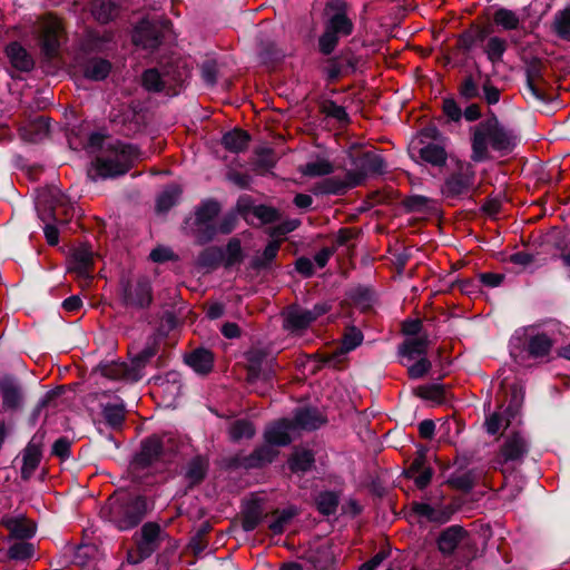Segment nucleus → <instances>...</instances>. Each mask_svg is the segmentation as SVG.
<instances>
[{"label":"nucleus","mask_w":570,"mask_h":570,"mask_svg":"<svg viewBox=\"0 0 570 570\" xmlns=\"http://www.w3.org/2000/svg\"><path fill=\"white\" fill-rule=\"evenodd\" d=\"M358 145H351L347 156L353 169L346 170L344 178L332 176L317 184V189L324 195L344 196L348 190L364 185L367 177L382 176L387 171L385 159L373 153L365 151L357 154L354 148Z\"/></svg>","instance_id":"obj_1"},{"label":"nucleus","mask_w":570,"mask_h":570,"mask_svg":"<svg viewBox=\"0 0 570 570\" xmlns=\"http://www.w3.org/2000/svg\"><path fill=\"white\" fill-rule=\"evenodd\" d=\"M151 510L153 503L146 495L119 489L100 509V517L118 531H129L137 528Z\"/></svg>","instance_id":"obj_2"},{"label":"nucleus","mask_w":570,"mask_h":570,"mask_svg":"<svg viewBox=\"0 0 570 570\" xmlns=\"http://www.w3.org/2000/svg\"><path fill=\"white\" fill-rule=\"evenodd\" d=\"M92 156L87 168L91 181L125 175L132 166L137 145H81Z\"/></svg>","instance_id":"obj_3"},{"label":"nucleus","mask_w":570,"mask_h":570,"mask_svg":"<svg viewBox=\"0 0 570 570\" xmlns=\"http://www.w3.org/2000/svg\"><path fill=\"white\" fill-rule=\"evenodd\" d=\"M177 452L178 444L169 434L145 436L129 461V472L136 476L157 464L167 465L174 461Z\"/></svg>","instance_id":"obj_4"},{"label":"nucleus","mask_w":570,"mask_h":570,"mask_svg":"<svg viewBox=\"0 0 570 570\" xmlns=\"http://www.w3.org/2000/svg\"><path fill=\"white\" fill-rule=\"evenodd\" d=\"M119 301L127 309L147 311L154 302V289L147 276L130 279L122 276L119 281Z\"/></svg>","instance_id":"obj_5"},{"label":"nucleus","mask_w":570,"mask_h":570,"mask_svg":"<svg viewBox=\"0 0 570 570\" xmlns=\"http://www.w3.org/2000/svg\"><path fill=\"white\" fill-rule=\"evenodd\" d=\"M535 325L520 327L515 330L511 337V355L525 352L529 358L539 360L548 357L553 347V340L546 333H532Z\"/></svg>","instance_id":"obj_6"},{"label":"nucleus","mask_w":570,"mask_h":570,"mask_svg":"<svg viewBox=\"0 0 570 570\" xmlns=\"http://www.w3.org/2000/svg\"><path fill=\"white\" fill-rule=\"evenodd\" d=\"M455 167L444 178L441 186V194L446 199H459L468 194L475 184V169L474 166L458 157L453 160Z\"/></svg>","instance_id":"obj_7"},{"label":"nucleus","mask_w":570,"mask_h":570,"mask_svg":"<svg viewBox=\"0 0 570 570\" xmlns=\"http://www.w3.org/2000/svg\"><path fill=\"white\" fill-rule=\"evenodd\" d=\"M279 451L266 442L256 446L249 454L237 453L226 460L229 470H257L272 464L278 456Z\"/></svg>","instance_id":"obj_8"},{"label":"nucleus","mask_w":570,"mask_h":570,"mask_svg":"<svg viewBox=\"0 0 570 570\" xmlns=\"http://www.w3.org/2000/svg\"><path fill=\"white\" fill-rule=\"evenodd\" d=\"M520 138L514 129L503 126L495 116H491L473 127L472 142H512Z\"/></svg>","instance_id":"obj_9"},{"label":"nucleus","mask_w":570,"mask_h":570,"mask_svg":"<svg viewBox=\"0 0 570 570\" xmlns=\"http://www.w3.org/2000/svg\"><path fill=\"white\" fill-rule=\"evenodd\" d=\"M407 154L415 164L438 169L444 168L449 159H455L444 145H407Z\"/></svg>","instance_id":"obj_10"},{"label":"nucleus","mask_w":570,"mask_h":570,"mask_svg":"<svg viewBox=\"0 0 570 570\" xmlns=\"http://www.w3.org/2000/svg\"><path fill=\"white\" fill-rule=\"evenodd\" d=\"M168 28V21L142 20L136 26L134 30L132 41L136 46L153 51L160 46L165 36V31Z\"/></svg>","instance_id":"obj_11"},{"label":"nucleus","mask_w":570,"mask_h":570,"mask_svg":"<svg viewBox=\"0 0 570 570\" xmlns=\"http://www.w3.org/2000/svg\"><path fill=\"white\" fill-rule=\"evenodd\" d=\"M324 16L326 17L325 28L343 37L352 35L354 24L347 17V4L345 1L330 0L325 4Z\"/></svg>","instance_id":"obj_12"},{"label":"nucleus","mask_w":570,"mask_h":570,"mask_svg":"<svg viewBox=\"0 0 570 570\" xmlns=\"http://www.w3.org/2000/svg\"><path fill=\"white\" fill-rule=\"evenodd\" d=\"M61 31V23L56 17L48 14L40 19L38 27L40 47L42 53L49 59L58 52Z\"/></svg>","instance_id":"obj_13"},{"label":"nucleus","mask_w":570,"mask_h":570,"mask_svg":"<svg viewBox=\"0 0 570 570\" xmlns=\"http://www.w3.org/2000/svg\"><path fill=\"white\" fill-rule=\"evenodd\" d=\"M45 438L46 431L43 429H39L22 451V466L20 474L23 481L30 480L41 462Z\"/></svg>","instance_id":"obj_14"},{"label":"nucleus","mask_w":570,"mask_h":570,"mask_svg":"<svg viewBox=\"0 0 570 570\" xmlns=\"http://www.w3.org/2000/svg\"><path fill=\"white\" fill-rule=\"evenodd\" d=\"M0 395L4 412H17L22 407L24 394L20 380L12 374L0 377Z\"/></svg>","instance_id":"obj_15"},{"label":"nucleus","mask_w":570,"mask_h":570,"mask_svg":"<svg viewBox=\"0 0 570 570\" xmlns=\"http://www.w3.org/2000/svg\"><path fill=\"white\" fill-rule=\"evenodd\" d=\"M470 538V533L460 524H452L442 529L436 539V548L439 552L445 557H452L462 543Z\"/></svg>","instance_id":"obj_16"},{"label":"nucleus","mask_w":570,"mask_h":570,"mask_svg":"<svg viewBox=\"0 0 570 570\" xmlns=\"http://www.w3.org/2000/svg\"><path fill=\"white\" fill-rule=\"evenodd\" d=\"M412 511L425 521L436 525H443L450 522L458 511L453 504H431L426 502H413Z\"/></svg>","instance_id":"obj_17"},{"label":"nucleus","mask_w":570,"mask_h":570,"mask_svg":"<svg viewBox=\"0 0 570 570\" xmlns=\"http://www.w3.org/2000/svg\"><path fill=\"white\" fill-rule=\"evenodd\" d=\"M223 147L224 156H222L223 160L227 163L228 170L226 173V178L238 186L242 189H246L249 187L252 177L248 174L240 173L233 168V166L242 167L243 164L237 161V156L240 153H244L248 145H220Z\"/></svg>","instance_id":"obj_18"},{"label":"nucleus","mask_w":570,"mask_h":570,"mask_svg":"<svg viewBox=\"0 0 570 570\" xmlns=\"http://www.w3.org/2000/svg\"><path fill=\"white\" fill-rule=\"evenodd\" d=\"M530 444L528 439L520 431H512L507 435L499 454L503 458V462L521 461L529 453Z\"/></svg>","instance_id":"obj_19"},{"label":"nucleus","mask_w":570,"mask_h":570,"mask_svg":"<svg viewBox=\"0 0 570 570\" xmlns=\"http://www.w3.org/2000/svg\"><path fill=\"white\" fill-rule=\"evenodd\" d=\"M160 347V338L153 335L147 338L146 345L136 354H131L129 351L130 357V368H131V382H138L144 377L142 370L150 362L153 357L156 356Z\"/></svg>","instance_id":"obj_20"},{"label":"nucleus","mask_w":570,"mask_h":570,"mask_svg":"<svg viewBox=\"0 0 570 570\" xmlns=\"http://www.w3.org/2000/svg\"><path fill=\"white\" fill-rule=\"evenodd\" d=\"M238 222L237 213L230 210L226 213L217 225L206 226L203 230H195L197 245H207L212 243L217 234L228 235L236 228Z\"/></svg>","instance_id":"obj_21"},{"label":"nucleus","mask_w":570,"mask_h":570,"mask_svg":"<svg viewBox=\"0 0 570 570\" xmlns=\"http://www.w3.org/2000/svg\"><path fill=\"white\" fill-rule=\"evenodd\" d=\"M291 421L294 429L307 432L316 431L328 422L327 416L315 406L295 409Z\"/></svg>","instance_id":"obj_22"},{"label":"nucleus","mask_w":570,"mask_h":570,"mask_svg":"<svg viewBox=\"0 0 570 570\" xmlns=\"http://www.w3.org/2000/svg\"><path fill=\"white\" fill-rule=\"evenodd\" d=\"M222 212L220 203L215 198L203 199L198 206L195 207V217H187L184 224L187 226L191 222L197 227L196 230H203L206 226L214 225V220Z\"/></svg>","instance_id":"obj_23"},{"label":"nucleus","mask_w":570,"mask_h":570,"mask_svg":"<svg viewBox=\"0 0 570 570\" xmlns=\"http://www.w3.org/2000/svg\"><path fill=\"white\" fill-rule=\"evenodd\" d=\"M164 535L160 524L149 521L144 523L140 531L134 534V539L139 548L153 556L159 549Z\"/></svg>","instance_id":"obj_24"},{"label":"nucleus","mask_w":570,"mask_h":570,"mask_svg":"<svg viewBox=\"0 0 570 570\" xmlns=\"http://www.w3.org/2000/svg\"><path fill=\"white\" fill-rule=\"evenodd\" d=\"M209 471V459L206 455L193 456L185 466L184 479L187 482L186 490H193L200 485L207 478Z\"/></svg>","instance_id":"obj_25"},{"label":"nucleus","mask_w":570,"mask_h":570,"mask_svg":"<svg viewBox=\"0 0 570 570\" xmlns=\"http://www.w3.org/2000/svg\"><path fill=\"white\" fill-rule=\"evenodd\" d=\"M403 475L406 479H413L414 484L419 490H424L431 483L434 475V470L432 466L428 465L426 461L414 456L409 462V465L404 470Z\"/></svg>","instance_id":"obj_26"},{"label":"nucleus","mask_w":570,"mask_h":570,"mask_svg":"<svg viewBox=\"0 0 570 570\" xmlns=\"http://www.w3.org/2000/svg\"><path fill=\"white\" fill-rule=\"evenodd\" d=\"M315 453L311 449L295 446L287 459V466L293 474H306L315 468Z\"/></svg>","instance_id":"obj_27"},{"label":"nucleus","mask_w":570,"mask_h":570,"mask_svg":"<svg viewBox=\"0 0 570 570\" xmlns=\"http://www.w3.org/2000/svg\"><path fill=\"white\" fill-rule=\"evenodd\" d=\"M294 429L291 420L282 419L264 431V442L275 446H286L292 442L289 431Z\"/></svg>","instance_id":"obj_28"},{"label":"nucleus","mask_w":570,"mask_h":570,"mask_svg":"<svg viewBox=\"0 0 570 570\" xmlns=\"http://www.w3.org/2000/svg\"><path fill=\"white\" fill-rule=\"evenodd\" d=\"M1 523L9 531L10 539L20 541L31 539L37 531V524L24 517L7 518Z\"/></svg>","instance_id":"obj_29"},{"label":"nucleus","mask_w":570,"mask_h":570,"mask_svg":"<svg viewBox=\"0 0 570 570\" xmlns=\"http://www.w3.org/2000/svg\"><path fill=\"white\" fill-rule=\"evenodd\" d=\"M20 137L26 142H40L51 139V130L48 119L38 117L20 128Z\"/></svg>","instance_id":"obj_30"},{"label":"nucleus","mask_w":570,"mask_h":570,"mask_svg":"<svg viewBox=\"0 0 570 570\" xmlns=\"http://www.w3.org/2000/svg\"><path fill=\"white\" fill-rule=\"evenodd\" d=\"M184 360L199 375H207L214 368V353L205 347L195 348Z\"/></svg>","instance_id":"obj_31"},{"label":"nucleus","mask_w":570,"mask_h":570,"mask_svg":"<svg viewBox=\"0 0 570 570\" xmlns=\"http://www.w3.org/2000/svg\"><path fill=\"white\" fill-rule=\"evenodd\" d=\"M429 345V335L426 333H423V335L417 337L405 338L397 346V354L402 357L407 358L409 361H413L416 357H424L428 353Z\"/></svg>","instance_id":"obj_32"},{"label":"nucleus","mask_w":570,"mask_h":570,"mask_svg":"<svg viewBox=\"0 0 570 570\" xmlns=\"http://www.w3.org/2000/svg\"><path fill=\"white\" fill-rule=\"evenodd\" d=\"M282 246V239H272L264 247L259 256H254L248 268L259 273L263 271H269L273 267L275 259L278 256L279 248Z\"/></svg>","instance_id":"obj_33"},{"label":"nucleus","mask_w":570,"mask_h":570,"mask_svg":"<svg viewBox=\"0 0 570 570\" xmlns=\"http://www.w3.org/2000/svg\"><path fill=\"white\" fill-rule=\"evenodd\" d=\"M305 560L313 570H331L335 563V556L331 546L322 544L307 551Z\"/></svg>","instance_id":"obj_34"},{"label":"nucleus","mask_w":570,"mask_h":570,"mask_svg":"<svg viewBox=\"0 0 570 570\" xmlns=\"http://www.w3.org/2000/svg\"><path fill=\"white\" fill-rule=\"evenodd\" d=\"M94 267V256L90 248L81 246L76 248L71 254L70 272L77 273L78 276L88 278Z\"/></svg>","instance_id":"obj_35"},{"label":"nucleus","mask_w":570,"mask_h":570,"mask_svg":"<svg viewBox=\"0 0 570 570\" xmlns=\"http://www.w3.org/2000/svg\"><path fill=\"white\" fill-rule=\"evenodd\" d=\"M267 517L261 499L250 500L242 511V528L245 532L254 531Z\"/></svg>","instance_id":"obj_36"},{"label":"nucleus","mask_w":570,"mask_h":570,"mask_svg":"<svg viewBox=\"0 0 570 570\" xmlns=\"http://www.w3.org/2000/svg\"><path fill=\"white\" fill-rule=\"evenodd\" d=\"M345 295L351 303L361 308L362 312L370 311L375 301V291L367 285L358 284L353 286L346 291Z\"/></svg>","instance_id":"obj_37"},{"label":"nucleus","mask_w":570,"mask_h":570,"mask_svg":"<svg viewBox=\"0 0 570 570\" xmlns=\"http://www.w3.org/2000/svg\"><path fill=\"white\" fill-rule=\"evenodd\" d=\"M224 249L220 246L212 245L205 247L196 258L197 267L207 273L214 272L223 265Z\"/></svg>","instance_id":"obj_38"},{"label":"nucleus","mask_w":570,"mask_h":570,"mask_svg":"<svg viewBox=\"0 0 570 570\" xmlns=\"http://www.w3.org/2000/svg\"><path fill=\"white\" fill-rule=\"evenodd\" d=\"M85 78L94 81L105 80L111 71V62L104 58H88L81 66Z\"/></svg>","instance_id":"obj_39"},{"label":"nucleus","mask_w":570,"mask_h":570,"mask_svg":"<svg viewBox=\"0 0 570 570\" xmlns=\"http://www.w3.org/2000/svg\"><path fill=\"white\" fill-rule=\"evenodd\" d=\"M6 53L13 68L28 72L33 66L35 61L28 51L18 42H11L6 48Z\"/></svg>","instance_id":"obj_40"},{"label":"nucleus","mask_w":570,"mask_h":570,"mask_svg":"<svg viewBox=\"0 0 570 570\" xmlns=\"http://www.w3.org/2000/svg\"><path fill=\"white\" fill-rule=\"evenodd\" d=\"M340 501V492L324 490L315 497L314 503L320 514L330 517L336 513Z\"/></svg>","instance_id":"obj_41"},{"label":"nucleus","mask_w":570,"mask_h":570,"mask_svg":"<svg viewBox=\"0 0 570 570\" xmlns=\"http://www.w3.org/2000/svg\"><path fill=\"white\" fill-rule=\"evenodd\" d=\"M183 189L177 184L167 186L156 199L157 213H167L179 203Z\"/></svg>","instance_id":"obj_42"},{"label":"nucleus","mask_w":570,"mask_h":570,"mask_svg":"<svg viewBox=\"0 0 570 570\" xmlns=\"http://www.w3.org/2000/svg\"><path fill=\"white\" fill-rule=\"evenodd\" d=\"M245 259V253L242 247V242L237 237H232L224 249L223 266L226 269L240 265Z\"/></svg>","instance_id":"obj_43"},{"label":"nucleus","mask_w":570,"mask_h":570,"mask_svg":"<svg viewBox=\"0 0 570 570\" xmlns=\"http://www.w3.org/2000/svg\"><path fill=\"white\" fill-rule=\"evenodd\" d=\"M415 395L438 404H444L448 400L446 386L444 384L432 383L421 385L415 390Z\"/></svg>","instance_id":"obj_44"},{"label":"nucleus","mask_w":570,"mask_h":570,"mask_svg":"<svg viewBox=\"0 0 570 570\" xmlns=\"http://www.w3.org/2000/svg\"><path fill=\"white\" fill-rule=\"evenodd\" d=\"M106 423L114 430H120L126 421L125 405L107 403L101 411Z\"/></svg>","instance_id":"obj_45"},{"label":"nucleus","mask_w":570,"mask_h":570,"mask_svg":"<svg viewBox=\"0 0 570 570\" xmlns=\"http://www.w3.org/2000/svg\"><path fill=\"white\" fill-rule=\"evenodd\" d=\"M479 475L474 469L468 470L462 474H452L446 483L463 493H470L476 484Z\"/></svg>","instance_id":"obj_46"},{"label":"nucleus","mask_w":570,"mask_h":570,"mask_svg":"<svg viewBox=\"0 0 570 570\" xmlns=\"http://www.w3.org/2000/svg\"><path fill=\"white\" fill-rule=\"evenodd\" d=\"M334 165L325 158H317L314 161H308L301 166L299 171L306 177H322L334 173Z\"/></svg>","instance_id":"obj_47"},{"label":"nucleus","mask_w":570,"mask_h":570,"mask_svg":"<svg viewBox=\"0 0 570 570\" xmlns=\"http://www.w3.org/2000/svg\"><path fill=\"white\" fill-rule=\"evenodd\" d=\"M256 433L255 426L252 421L247 419L235 420L228 429L229 439L232 442L237 443L243 439H252Z\"/></svg>","instance_id":"obj_48"},{"label":"nucleus","mask_w":570,"mask_h":570,"mask_svg":"<svg viewBox=\"0 0 570 570\" xmlns=\"http://www.w3.org/2000/svg\"><path fill=\"white\" fill-rule=\"evenodd\" d=\"M298 513V510L296 507L291 505L286 509L279 510L275 509L273 511V515H275V520L272 521L268 525V529L272 531L273 534L279 535L283 534L285 531V527L289 521L296 517Z\"/></svg>","instance_id":"obj_49"},{"label":"nucleus","mask_w":570,"mask_h":570,"mask_svg":"<svg viewBox=\"0 0 570 570\" xmlns=\"http://www.w3.org/2000/svg\"><path fill=\"white\" fill-rule=\"evenodd\" d=\"M91 12L99 22L107 23L117 16L118 6L112 0H94Z\"/></svg>","instance_id":"obj_50"},{"label":"nucleus","mask_w":570,"mask_h":570,"mask_svg":"<svg viewBox=\"0 0 570 570\" xmlns=\"http://www.w3.org/2000/svg\"><path fill=\"white\" fill-rule=\"evenodd\" d=\"M102 376L109 380H125L131 382V368L127 363H107L99 366Z\"/></svg>","instance_id":"obj_51"},{"label":"nucleus","mask_w":570,"mask_h":570,"mask_svg":"<svg viewBox=\"0 0 570 570\" xmlns=\"http://www.w3.org/2000/svg\"><path fill=\"white\" fill-rule=\"evenodd\" d=\"M167 82V75H161L155 68L145 70L141 76L142 87L149 92H160L165 89Z\"/></svg>","instance_id":"obj_52"},{"label":"nucleus","mask_w":570,"mask_h":570,"mask_svg":"<svg viewBox=\"0 0 570 570\" xmlns=\"http://www.w3.org/2000/svg\"><path fill=\"white\" fill-rule=\"evenodd\" d=\"M508 42L500 37H490L484 46V53L490 62L493 65L502 61L503 55L507 51Z\"/></svg>","instance_id":"obj_53"},{"label":"nucleus","mask_w":570,"mask_h":570,"mask_svg":"<svg viewBox=\"0 0 570 570\" xmlns=\"http://www.w3.org/2000/svg\"><path fill=\"white\" fill-rule=\"evenodd\" d=\"M363 340L364 335L358 327L347 325L343 334L341 351L343 353L352 352L362 344Z\"/></svg>","instance_id":"obj_54"},{"label":"nucleus","mask_w":570,"mask_h":570,"mask_svg":"<svg viewBox=\"0 0 570 570\" xmlns=\"http://www.w3.org/2000/svg\"><path fill=\"white\" fill-rule=\"evenodd\" d=\"M541 77V69L539 62H533L527 69V83L525 90L527 92L539 101H544V95L540 89L535 86V80Z\"/></svg>","instance_id":"obj_55"},{"label":"nucleus","mask_w":570,"mask_h":570,"mask_svg":"<svg viewBox=\"0 0 570 570\" xmlns=\"http://www.w3.org/2000/svg\"><path fill=\"white\" fill-rule=\"evenodd\" d=\"M313 317L309 311L307 309H296L288 313L286 317V323L288 328L293 331H304L306 330L312 323Z\"/></svg>","instance_id":"obj_56"},{"label":"nucleus","mask_w":570,"mask_h":570,"mask_svg":"<svg viewBox=\"0 0 570 570\" xmlns=\"http://www.w3.org/2000/svg\"><path fill=\"white\" fill-rule=\"evenodd\" d=\"M493 20L495 24L504 30H515L520 24V17L512 10L501 8L494 12Z\"/></svg>","instance_id":"obj_57"},{"label":"nucleus","mask_w":570,"mask_h":570,"mask_svg":"<svg viewBox=\"0 0 570 570\" xmlns=\"http://www.w3.org/2000/svg\"><path fill=\"white\" fill-rule=\"evenodd\" d=\"M212 525L208 522H203L197 529L196 533L189 541V548L194 556H199L207 548L206 535L210 532Z\"/></svg>","instance_id":"obj_58"},{"label":"nucleus","mask_w":570,"mask_h":570,"mask_svg":"<svg viewBox=\"0 0 570 570\" xmlns=\"http://www.w3.org/2000/svg\"><path fill=\"white\" fill-rule=\"evenodd\" d=\"M35 553V547L27 541H18L11 544L7 551V557L10 560L24 561L30 559Z\"/></svg>","instance_id":"obj_59"},{"label":"nucleus","mask_w":570,"mask_h":570,"mask_svg":"<svg viewBox=\"0 0 570 570\" xmlns=\"http://www.w3.org/2000/svg\"><path fill=\"white\" fill-rule=\"evenodd\" d=\"M432 202L431 198L423 195H411L402 204L406 213H426Z\"/></svg>","instance_id":"obj_60"},{"label":"nucleus","mask_w":570,"mask_h":570,"mask_svg":"<svg viewBox=\"0 0 570 570\" xmlns=\"http://www.w3.org/2000/svg\"><path fill=\"white\" fill-rule=\"evenodd\" d=\"M161 384H167V391L174 396H179L183 393V375L177 371L167 372L164 377H158Z\"/></svg>","instance_id":"obj_61"},{"label":"nucleus","mask_w":570,"mask_h":570,"mask_svg":"<svg viewBox=\"0 0 570 570\" xmlns=\"http://www.w3.org/2000/svg\"><path fill=\"white\" fill-rule=\"evenodd\" d=\"M254 216L258 218L263 225L273 224L281 219V213L277 208L264 204L255 207Z\"/></svg>","instance_id":"obj_62"},{"label":"nucleus","mask_w":570,"mask_h":570,"mask_svg":"<svg viewBox=\"0 0 570 570\" xmlns=\"http://www.w3.org/2000/svg\"><path fill=\"white\" fill-rule=\"evenodd\" d=\"M553 24L559 37L567 38L570 36V7L556 14Z\"/></svg>","instance_id":"obj_63"},{"label":"nucleus","mask_w":570,"mask_h":570,"mask_svg":"<svg viewBox=\"0 0 570 570\" xmlns=\"http://www.w3.org/2000/svg\"><path fill=\"white\" fill-rule=\"evenodd\" d=\"M96 551L94 544H79L75 548L72 562L85 567L95 557Z\"/></svg>","instance_id":"obj_64"}]
</instances>
